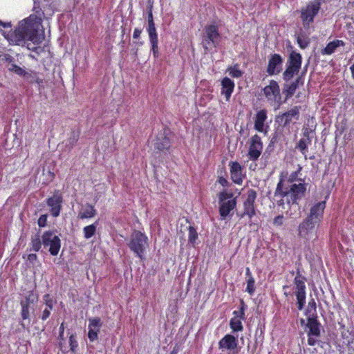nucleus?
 <instances>
[{"label":"nucleus","instance_id":"1","mask_svg":"<svg viewBox=\"0 0 354 354\" xmlns=\"http://www.w3.org/2000/svg\"><path fill=\"white\" fill-rule=\"evenodd\" d=\"M3 35L10 44H17L18 42L26 41H31L33 44H40L45 40L42 19L32 14L19 21L13 31L4 32Z\"/></svg>","mask_w":354,"mask_h":354},{"label":"nucleus","instance_id":"2","mask_svg":"<svg viewBox=\"0 0 354 354\" xmlns=\"http://www.w3.org/2000/svg\"><path fill=\"white\" fill-rule=\"evenodd\" d=\"M306 185L304 183L286 185L283 179H280L274 191V196L280 197L277 201L279 206H283L285 202L290 206L298 205L305 196Z\"/></svg>","mask_w":354,"mask_h":354},{"label":"nucleus","instance_id":"3","mask_svg":"<svg viewBox=\"0 0 354 354\" xmlns=\"http://www.w3.org/2000/svg\"><path fill=\"white\" fill-rule=\"evenodd\" d=\"M325 208V201H320L311 207L309 214L299 225V236L307 238L309 234L316 232L323 218Z\"/></svg>","mask_w":354,"mask_h":354},{"label":"nucleus","instance_id":"4","mask_svg":"<svg viewBox=\"0 0 354 354\" xmlns=\"http://www.w3.org/2000/svg\"><path fill=\"white\" fill-rule=\"evenodd\" d=\"M301 108L300 106H295L288 111L276 116L275 122L278 126L275 133L277 136L280 134V136L284 137L290 134V124L297 123L299 120Z\"/></svg>","mask_w":354,"mask_h":354},{"label":"nucleus","instance_id":"5","mask_svg":"<svg viewBox=\"0 0 354 354\" xmlns=\"http://www.w3.org/2000/svg\"><path fill=\"white\" fill-rule=\"evenodd\" d=\"M218 212L221 220H225L237 205V200L232 192L223 190L218 194Z\"/></svg>","mask_w":354,"mask_h":354},{"label":"nucleus","instance_id":"6","mask_svg":"<svg viewBox=\"0 0 354 354\" xmlns=\"http://www.w3.org/2000/svg\"><path fill=\"white\" fill-rule=\"evenodd\" d=\"M148 238L145 233L139 230H133L130 236L128 246L138 258L143 259L145 252L148 247Z\"/></svg>","mask_w":354,"mask_h":354},{"label":"nucleus","instance_id":"7","mask_svg":"<svg viewBox=\"0 0 354 354\" xmlns=\"http://www.w3.org/2000/svg\"><path fill=\"white\" fill-rule=\"evenodd\" d=\"M306 278L301 274L298 268L296 272V276L293 279L295 295L297 299V306L298 310H301L306 304Z\"/></svg>","mask_w":354,"mask_h":354},{"label":"nucleus","instance_id":"8","mask_svg":"<svg viewBox=\"0 0 354 354\" xmlns=\"http://www.w3.org/2000/svg\"><path fill=\"white\" fill-rule=\"evenodd\" d=\"M301 62L302 59L300 53L292 51L287 61L286 68L283 73V80L285 82H288L295 75L299 73Z\"/></svg>","mask_w":354,"mask_h":354},{"label":"nucleus","instance_id":"9","mask_svg":"<svg viewBox=\"0 0 354 354\" xmlns=\"http://www.w3.org/2000/svg\"><path fill=\"white\" fill-rule=\"evenodd\" d=\"M42 243L44 248H48L52 256H57L61 248V239L53 230L45 231L42 236Z\"/></svg>","mask_w":354,"mask_h":354},{"label":"nucleus","instance_id":"10","mask_svg":"<svg viewBox=\"0 0 354 354\" xmlns=\"http://www.w3.org/2000/svg\"><path fill=\"white\" fill-rule=\"evenodd\" d=\"M257 196V192L253 189H250L247 192V198L243 201V211L241 213H237V216L242 218L247 216L249 219H252L256 215L254 203Z\"/></svg>","mask_w":354,"mask_h":354},{"label":"nucleus","instance_id":"11","mask_svg":"<svg viewBox=\"0 0 354 354\" xmlns=\"http://www.w3.org/2000/svg\"><path fill=\"white\" fill-rule=\"evenodd\" d=\"M169 134L170 130L169 129H164L158 133L153 143L156 150L164 153L169 151L171 147Z\"/></svg>","mask_w":354,"mask_h":354},{"label":"nucleus","instance_id":"12","mask_svg":"<svg viewBox=\"0 0 354 354\" xmlns=\"http://www.w3.org/2000/svg\"><path fill=\"white\" fill-rule=\"evenodd\" d=\"M263 148L261 137L255 134L250 140L248 157L251 161H257L261 155Z\"/></svg>","mask_w":354,"mask_h":354},{"label":"nucleus","instance_id":"13","mask_svg":"<svg viewBox=\"0 0 354 354\" xmlns=\"http://www.w3.org/2000/svg\"><path fill=\"white\" fill-rule=\"evenodd\" d=\"M64 201L62 194L59 190H55L52 196L46 199V205L50 208V213L53 217L59 216Z\"/></svg>","mask_w":354,"mask_h":354},{"label":"nucleus","instance_id":"14","mask_svg":"<svg viewBox=\"0 0 354 354\" xmlns=\"http://www.w3.org/2000/svg\"><path fill=\"white\" fill-rule=\"evenodd\" d=\"M319 9V2H311L307 4L305 8L301 10V18L305 28L314 21V18L317 15Z\"/></svg>","mask_w":354,"mask_h":354},{"label":"nucleus","instance_id":"15","mask_svg":"<svg viewBox=\"0 0 354 354\" xmlns=\"http://www.w3.org/2000/svg\"><path fill=\"white\" fill-rule=\"evenodd\" d=\"M263 94L271 103H279L281 102L280 88L275 80H270L269 85L263 89Z\"/></svg>","mask_w":354,"mask_h":354},{"label":"nucleus","instance_id":"16","mask_svg":"<svg viewBox=\"0 0 354 354\" xmlns=\"http://www.w3.org/2000/svg\"><path fill=\"white\" fill-rule=\"evenodd\" d=\"M102 326V322L98 317L90 318L88 326V338L93 342L98 339V333Z\"/></svg>","mask_w":354,"mask_h":354},{"label":"nucleus","instance_id":"17","mask_svg":"<svg viewBox=\"0 0 354 354\" xmlns=\"http://www.w3.org/2000/svg\"><path fill=\"white\" fill-rule=\"evenodd\" d=\"M229 167L232 180L234 183L241 185L244 178L242 174L243 167L237 161H230Z\"/></svg>","mask_w":354,"mask_h":354},{"label":"nucleus","instance_id":"18","mask_svg":"<svg viewBox=\"0 0 354 354\" xmlns=\"http://www.w3.org/2000/svg\"><path fill=\"white\" fill-rule=\"evenodd\" d=\"M283 60L279 54H274L268 61L267 73L270 75L279 74L282 70Z\"/></svg>","mask_w":354,"mask_h":354},{"label":"nucleus","instance_id":"19","mask_svg":"<svg viewBox=\"0 0 354 354\" xmlns=\"http://www.w3.org/2000/svg\"><path fill=\"white\" fill-rule=\"evenodd\" d=\"M238 339L231 334L225 335L218 342V348L222 350L233 351L237 348Z\"/></svg>","mask_w":354,"mask_h":354},{"label":"nucleus","instance_id":"20","mask_svg":"<svg viewBox=\"0 0 354 354\" xmlns=\"http://www.w3.org/2000/svg\"><path fill=\"white\" fill-rule=\"evenodd\" d=\"M306 326L309 330L307 333L308 336L319 337L321 335V324L317 320V315H313L307 319Z\"/></svg>","mask_w":354,"mask_h":354},{"label":"nucleus","instance_id":"21","mask_svg":"<svg viewBox=\"0 0 354 354\" xmlns=\"http://www.w3.org/2000/svg\"><path fill=\"white\" fill-rule=\"evenodd\" d=\"M268 118L267 111L261 109L255 115L254 128L256 131L260 133H266L267 130L265 129V122Z\"/></svg>","mask_w":354,"mask_h":354},{"label":"nucleus","instance_id":"22","mask_svg":"<svg viewBox=\"0 0 354 354\" xmlns=\"http://www.w3.org/2000/svg\"><path fill=\"white\" fill-rule=\"evenodd\" d=\"M300 84H303V81L301 76L297 77L293 82L290 83L284 84L283 88V93L285 95L286 100L292 97Z\"/></svg>","mask_w":354,"mask_h":354},{"label":"nucleus","instance_id":"23","mask_svg":"<svg viewBox=\"0 0 354 354\" xmlns=\"http://www.w3.org/2000/svg\"><path fill=\"white\" fill-rule=\"evenodd\" d=\"M234 82L230 78L225 77L221 80V94L225 96V100L229 101L234 89Z\"/></svg>","mask_w":354,"mask_h":354},{"label":"nucleus","instance_id":"24","mask_svg":"<svg viewBox=\"0 0 354 354\" xmlns=\"http://www.w3.org/2000/svg\"><path fill=\"white\" fill-rule=\"evenodd\" d=\"M205 30L206 36L209 41H210L213 44L217 43L220 38L218 26L214 24H210L206 26Z\"/></svg>","mask_w":354,"mask_h":354},{"label":"nucleus","instance_id":"25","mask_svg":"<svg viewBox=\"0 0 354 354\" xmlns=\"http://www.w3.org/2000/svg\"><path fill=\"white\" fill-rule=\"evenodd\" d=\"M97 214L95 207L91 204L86 203L79 212L78 218L80 219H87L94 217Z\"/></svg>","mask_w":354,"mask_h":354},{"label":"nucleus","instance_id":"26","mask_svg":"<svg viewBox=\"0 0 354 354\" xmlns=\"http://www.w3.org/2000/svg\"><path fill=\"white\" fill-rule=\"evenodd\" d=\"M311 144V138H301L295 145V149H298L305 159H307L308 146Z\"/></svg>","mask_w":354,"mask_h":354},{"label":"nucleus","instance_id":"27","mask_svg":"<svg viewBox=\"0 0 354 354\" xmlns=\"http://www.w3.org/2000/svg\"><path fill=\"white\" fill-rule=\"evenodd\" d=\"M98 225V221H96L93 224L86 225L83 228L84 237L86 239H89L93 236L97 230V226Z\"/></svg>","mask_w":354,"mask_h":354},{"label":"nucleus","instance_id":"28","mask_svg":"<svg viewBox=\"0 0 354 354\" xmlns=\"http://www.w3.org/2000/svg\"><path fill=\"white\" fill-rule=\"evenodd\" d=\"M227 72L229 75L233 78H239L242 77L243 74V72L239 68V65L238 64L228 66Z\"/></svg>","mask_w":354,"mask_h":354},{"label":"nucleus","instance_id":"29","mask_svg":"<svg viewBox=\"0 0 354 354\" xmlns=\"http://www.w3.org/2000/svg\"><path fill=\"white\" fill-rule=\"evenodd\" d=\"M42 239H41L40 236L39 234H36L35 236H32L30 241V250L34 252H39L41 248Z\"/></svg>","mask_w":354,"mask_h":354},{"label":"nucleus","instance_id":"30","mask_svg":"<svg viewBox=\"0 0 354 354\" xmlns=\"http://www.w3.org/2000/svg\"><path fill=\"white\" fill-rule=\"evenodd\" d=\"M241 319L232 317L230 321V326L233 332H241L243 330Z\"/></svg>","mask_w":354,"mask_h":354},{"label":"nucleus","instance_id":"31","mask_svg":"<svg viewBox=\"0 0 354 354\" xmlns=\"http://www.w3.org/2000/svg\"><path fill=\"white\" fill-rule=\"evenodd\" d=\"M247 308V305L244 302L243 299L240 301V306L239 310H234L233 312V317H237L238 319H241L243 320L245 319V310Z\"/></svg>","mask_w":354,"mask_h":354},{"label":"nucleus","instance_id":"32","mask_svg":"<svg viewBox=\"0 0 354 354\" xmlns=\"http://www.w3.org/2000/svg\"><path fill=\"white\" fill-rule=\"evenodd\" d=\"M147 32L150 39L151 44H157L158 43V35L155 27V24H148Z\"/></svg>","mask_w":354,"mask_h":354},{"label":"nucleus","instance_id":"33","mask_svg":"<svg viewBox=\"0 0 354 354\" xmlns=\"http://www.w3.org/2000/svg\"><path fill=\"white\" fill-rule=\"evenodd\" d=\"M23 77H24L25 79L30 83L36 82L39 85L43 83V80L37 77L36 72L31 71L30 73H28L26 71V75H24Z\"/></svg>","mask_w":354,"mask_h":354},{"label":"nucleus","instance_id":"34","mask_svg":"<svg viewBox=\"0 0 354 354\" xmlns=\"http://www.w3.org/2000/svg\"><path fill=\"white\" fill-rule=\"evenodd\" d=\"M188 231V241L192 244H194L198 237V232L193 226H189Z\"/></svg>","mask_w":354,"mask_h":354},{"label":"nucleus","instance_id":"35","mask_svg":"<svg viewBox=\"0 0 354 354\" xmlns=\"http://www.w3.org/2000/svg\"><path fill=\"white\" fill-rule=\"evenodd\" d=\"M80 132L79 131H72L70 137L68 139L71 147H73L79 140Z\"/></svg>","mask_w":354,"mask_h":354},{"label":"nucleus","instance_id":"36","mask_svg":"<svg viewBox=\"0 0 354 354\" xmlns=\"http://www.w3.org/2000/svg\"><path fill=\"white\" fill-rule=\"evenodd\" d=\"M8 70L20 76L26 75V71L15 63L9 65Z\"/></svg>","mask_w":354,"mask_h":354},{"label":"nucleus","instance_id":"37","mask_svg":"<svg viewBox=\"0 0 354 354\" xmlns=\"http://www.w3.org/2000/svg\"><path fill=\"white\" fill-rule=\"evenodd\" d=\"M68 343L70 346V351H71L73 353H75L78 347V342L76 339L75 333H71L69 335Z\"/></svg>","mask_w":354,"mask_h":354},{"label":"nucleus","instance_id":"38","mask_svg":"<svg viewBox=\"0 0 354 354\" xmlns=\"http://www.w3.org/2000/svg\"><path fill=\"white\" fill-rule=\"evenodd\" d=\"M247 286L245 291L250 295H253L255 291V280L254 277H249L246 279Z\"/></svg>","mask_w":354,"mask_h":354},{"label":"nucleus","instance_id":"39","mask_svg":"<svg viewBox=\"0 0 354 354\" xmlns=\"http://www.w3.org/2000/svg\"><path fill=\"white\" fill-rule=\"evenodd\" d=\"M21 307V316L22 319L26 320L30 317V306L26 304H20Z\"/></svg>","mask_w":354,"mask_h":354},{"label":"nucleus","instance_id":"40","mask_svg":"<svg viewBox=\"0 0 354 354\" xmlns=\"http://www.w3.org/2000/svg\"><path fill=\"white\" fill-rule=\"evenodd\" d=\"M43 176H44L43 184L48 185L50 183L53 182L55 178V174L54 172L48 170L45 173L43 172Z\"/></svg>","mask_w":354,"mask_h":354},{"label":"nucleus","instance_id":"41","mask_svg":"<svg viewBox=\"0 0 354 354\" xmlns=\"http://www.w3.org/2000/svg\"><path fill=\"white\" fill-rule=\"evenodd\" d=\"M58 344H59V349L63 353H66L68 351L66 350V339H65V338L64 337V333H59V335H58Z\"/></svg>","mask_w":354,"mask_h":354},{"label":"nucleus","instance_id":"42","mask_svg":"<svg viewBox=\"0 0 354 354\" xmlns=\"http://www.w3.org/2000/svg\"><path fill=\"white\" fill-rule=\"evenodd\" d=\"M339 46H326V47L322 50V55H331L334 53L335 50Z\"/></svg>","mask_w":354,"mask_h":354},{"label":"nucleus","instance_id":"43","mask_svg":"<svg viewBox=\"0 0 354 354\" xmlns=\"http://www.w3.org/2000/svg\"><path fill=\"white\" fill-rule=\"evenodd\" d=\"M0 60L2 62H8L10 64L14 62V58L11 55L6 53L0 55Z\"/></svg>","mask_w":354,"mask_h":354},{"label":"nucleus","instance_id":"44","mask_svg":"<svg viewBox=\"0 0 354 354\" xmlns=\"http://www.w3.org/2000/svg\"><path fill=\"white\" fill-rule=\"evenodd\" d=\"M47 218L48 216L46 214H42L39 216L37 224L39 227H44L47 225Z\"/></svg>","mask_w":354,"mask_h":354},{"label":"nucleus","instance_id":"45","mask_svg":"<svg viewBox=\"0 0 354 354\" xmlns=\"http://www.w3.org/2000/svg\"><path fill=\"white\" fill-rule=\"evenodd\" d=\"M33 296L32 291H30L28 295L25 297V299L21 301L20 304H26L27 305H30L34 302V300L31 298Z\"/></svg>","mask_w":354,"mask_h":354},{"label":"nucleus","instance_id":"46","mask_svg":"<svg viewBox=\"0 0 354 354\" xmlns=\"http://www.w3.org/2000/svg\"><path fill=\"white\" fill-rule=\"evenodd\" d=\"M51 310L52 309L50 306H49V308H45V309L42 311L41 319L42 321L46 320L50 317Z\"/></svg>","mask_w":354,"mask_h":354},{"label":"nucleus","instance_id":"47","mask_svg":"<svg viewBox=\"0 0 354 354\" xmlns=\"http://www.w3.org/2000/svg\"><path fill=\"white\" fill-rule=\"evenodd\" d=\"M283 223V216L278 215L277 216L273 221V225L275 226H281Z\"/></svg>","mask_w":354,"mask_h":354},{"label":"nucleus","instance_id":"48","mask_svg":"<svg viewBox=\"0 0 354 354\" xmlns=\"http://www.w3.org/2000/svg\"><path fill=\"white\" fill-rule=\"evenodd\" d=\"M298 171L293 172L290 176L287 183L284 181L286 185L295 184L293 181L297 178Z\"/></svg>","mask_w":354,"mask_h":354},{"label":"nucleus","instance_id":"49","mask_svg":"<svg viewBox=\"0 0 354 354\" xmlns=\"http://www.w3.org/2000/svg\"><path fill=\"white\" fill-rule=\"evenodd\" d=\"M217 182L221 186H223V187H225L228 186V181H227V180L225 178L223 177V176L218 177V178L217 180Z\"/></svg>","mask_w":354,"mask_h":354},{"label":"nucleus","instance_id":"50","mask_svg":"<svg viewBox=\"0 0 354 354\" xmlns=\"http://www.w3.org/2000/svg\"><path fill=\"white\" fill-rule=\"evenodd\" d=\"M153 24V13H152V7L151 6L149 8V10L148 11V24Z\"/></svg>","mask_w":354,"mask_h":354},{"label":"nucleus","instance_id":"51","mask_svg":"<svg viewBox=\"0 0 354 354\" xmlns=\"http://www.w3.org/2000/svg\"><path fill=\"white\" fill-rule=\"evenodd\" d=\"M142 32V29L136 28L134 29L133 33V37L134 39H138L140 36V34Z\"/></svg>","mask_w":354,"mask_h":354},{"label":"nucleus","instance_id":"52","mask_svg":"<svg viewBox=\"0 0 354 354\" xmlns=\"http://www.w3.org/2000/svg\"><path fill=\"white\" fill-rule=\"evenodd\" d=\"M151 50L153 52V56L155 57H158V56H159L158 46H151Z\"/></svg>","mask_w":354,"mask_h":354},{"label":"nucleus","instance_id":"53","mask_svg":"<svg viewBox=\"0 0 354 354\" xmlns=\"http://www.w3.org/2000/svg\"><path fill=\"white\" fill-rule=\"evenodd\" d=\"M308 344L310 346H315L317 343V340L313 337L314 336H308Z\"/></svg>","mask_w":354,"mask_h":354},{"label":"nucleus","instance_id":"54","mask_svg":"<svg viewBox=\"0 0 354 354\" xmlns=\"http://www.w3.org/2000/svg\"><path fill=\"white\" fill-rule=\"evenodd\" d=\"M28 259L30 262L35 261L37 259V255L35 253H32L28 255Z\"/></svg>","mask_w":354,"mask_h":354},{"label":"nucleus","instance_id":"55","mask_svg":"<svg viewBox=\"0 0 354 354\" xmlns=\"http://www.w3.org/2000/svg\"><path fill=\"white\" fill-rule=\"evenodd\" d=\"M0 26H2L3 28H10L11 26L10 22H3L0 20Z\"/></svg>","mask_w":354,"mask_h":354},{"label":"nucleus","instance_id":"56","mask_svg":"<svg viewBox=\"0 0 354 354\" xmlns=\"http://www.w3.org/2000/svg\"><path fill=\"white\" fill-rule=\"evenodd\" d=\"M245 276L247 279H249V277H253L250 269L248 267L245 268Z\"/></svg>","mask_w":354,"mask_h":354},{"label":"nucleus","instance_id":"57","mask_svg":"<svg viewBox=\"0 0 354 354\" xmlns=\"http://www.w3.org/2000/svg\"><path fill=\"white\" fill-rule=\"evenodd\" d=\"M301 138H310V133L307 129H306L303 132V137Z\"/></svg>","mask_w":354,"mask_h":354},{"label":"nucleus","instance_id":"58","mask_svg":"<svg viewBox=\"0 0 354 354\" xmlns=\"http://www.w3.org/2000/svg\"><path fill=\"white\" fill-rule=\"evenodd\" d=\"M26 46L28 49L32 50V51H35V52H37V50L41 48V46H32V48H30L29 46Z\"/></svg>","mask_w":354,"mask_h":354},{"label":"nucleus","instance_id":"59","mask_svg":"<svg viewBox=\"0 0 354 354\" xmlns=\"http://www.w3.org/2000/svg\"><path fill=\"white\" fill-rule=\"evenodd\" d=\"M308 305L314 308L315 312H316V303L314 299H312L309 301Z\"/></svg>","mask_w":354,"mask_h":354},{"label":"nucleus","instance_id":"60","mask_svg":"<svg viewBox=\"0 0 354 354\" xmlns=\"http://www.w3.org/2000/svg\"><path fill=\"white\" fill-rule=\"evenodd\" d=\"M328 44L333 45V44H344L342 41L335 40V41L328 42Z\"/></svg>","mask_w":354,"mask_h":354},{"label":"nucleus","instance_id":"61","mask_svg":"<svg viewBox=\"0 0 354 354\" xmlns=\"http://www.w3.org/2000/svg\"><path fill=\"white\" fill-rule=\"evenodd\" d=\"M289 288H290V287H289V286H287V285H285V286H283V290H284V295H285L286 297H287L288 295H291V296H292V293H290V292H289V293H288V292H287L286 291V289H288Z\"/></svg>","mask_w":354,"mask_h":354},{"label":"nucleus","instance_id":"62","mask_svg":"<svg viewBox=\"0 0 354 354\" xmlns=\"http://www.w3.org/2000/svg\"><path fill=\"white\" fill-rule=\"evenodd\" d=\"M46 308H49V306L51 307V309H53V301L52 300H46Z\"/></svg>","mask_w":354,"mask_h":354},{"label":"nucleus","instance_id":"63","mask_svg":"<svg viewBox=\"0 0 354 354\" xmlns=\"http://www.w3.org/2000/svg\"><path fill=\"white\" fill-rule=\"evenodd\" d=\"M59 333H64V324L62 322L59 328Z\"/></svg>","mask_w":354,"mask_h":354},{"label":"nucleus","instance_id":"64","mask_svg":"<svg viewBox=\"0 0 354 354\" xmlns=\"http://www.w3.org/2000/svg\"><path fill=\"white\" fill-rule=\"evenodd\" d=\"M350 71H351L352 77L354 78V64L350 66Z\"/></svg>","mask_w":354,"mask_h":354}]
</instances>
